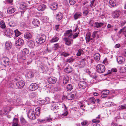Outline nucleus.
Listing matches in <instances>:
<instances>
[{
	"mask_svg": "<svg viewBox=\"0 0 126 126\" xmlns=\"http://www.w3.org/2000/svg\"><path fill=\"white\" fill-rule=\"evenodd\" d=\"M100 115H98L97 117L96 118V119H93L92 120V122L93 123L99 122L100 121V120L99 119L100 118Z\"/></svg>",
	"mask_w": 126,
	"mask_h": 126,
	"instance_id": "obj_38",
	"label": "nucleus"
},
{
	"mask_svg": "<svg viewBox=\"0 0 126 126\" xmlns=\"http://www.w3.org/2000/svg\"><path fill=\"white\" fill-rule=\"evenodd\" d=\"M11 110V108L8 107L0 110V115L2 116L7 115Z\"/></svg>",
	"mask_w": 126,
	"mask_h": 126,
	"instance_id": "obj_2",
	"label": "nucleus"
},
{
	"mask_svg": "<svg viewBox=\"0 0 126 126\" xmlns=\"http://www.w3.org/2000/svg\"><path fill=\"white\" fill-rule=\"evenodd\" d=\"M81 16V13L79 12H77L75 14L74 17L75 20H76L78 18L80 17Z\"/></svg>",
	"mask_w": 126,
	"mask_h": 126,
	"instance_id": "obj_30",
	"label": "nucleus"
},
{
	"mask_svg": "<svg viewBox=\"0 0 126 126\" xmlns=\"http://www.w3.org/2000/svg\"><path fill=\"white\" fill-rule=\"evenodd\" d=\"M104 23L101 22H95L94 23V27L97 28H99L103 26Z\"/></svg>",
	"mask_w": 126,
	"mask_h": 126,
	"instance_id": "obj_23",
	"label": "nucleus"
},
{
	"mask_svg": "<svg viewBox=\"0 0 126 126\" xmlns=\"http://www.w3.org/2000/svg\"><path fill=\"white\" fill-rule=\"evenodd\" d=\"M121 14L120 11L116 10L114 11L113 14V17L114 18H118L120 17V16Z\"/></svg>",
	"mask_w": 126,
	"mask_h": 126,
	"instance_id": "obj_8",
	"label": "nucleus"
},
{
	"mask_svg": "<svg viewBox=\"0 0 126 126\" xmlns=\"http://www.w3.org/2000/svg\"><path fill=\"white\" fill-rule=\"evenodd\" d=\"M52 120L51 118H46V120L48 121V122L50 121H51Z\"/></svg>",
	"mask_w": 126,
	"mask_h": 126,
	"instance_id": "obj_64",
	"label": "nucleus"
},
{
	"mask_svg": "<svg viewBox=\"0 0 126 126\" xmlns=\"http://www.w3.org/2000/svg\"><path fill=\"white\" fill-rule=\"evenodd\" d=\"M43 20L44 22H46L47 21V19L46 17H43Z\"/></svg>",
	"mask_w": 126,
	"mask_h": 126,
	"instance_id": "obj_63",
	"label": "nucleus"
},
{
	"mask_svg": "<svg viewBox=\"0 0 126 126\" xmlns=\"http://www.w3.org/2000/svg\"><path fill=\"white\" fill-rule=\"evenodd\" d=\"M38 87V85L35 83H32L29 86V88L31 91H34L36 90Z\"/></svg>",
	"mask_w": 126,
	"mask_h": 126,
	"instance_id": "obj_6",
	"label": "nucleus"
},
{
	"mask_svg": "<svg viewBox=\"0 0 126 126\" xmlns=\"http://www.w3.org/2000/svg\"><path fill=\"white\" fill-rule=\"evenodd\" d=\"M85 38L86 43L89 42L90 40H92V37H91V35H90L89 34L86 35Z\"/></svg>",
	"mask_w": 126,
	"mask_h": 126,
	"instance_id": "obj_34",
	"label": "nucleus"
},
{
	"mask_svg": "<svg viewBox=\"0 0 126 126\" xmlns=\"http://www.w3.org/2000/svg\"><path fill=\"white\" fill-rule=\"evenodd\" d=\"M41 69L43 71H46L48 70L47 67L45 65H43L41 67Z\"/></svg>",
	"mask_w": 126,
	"mask_h": 126,
	"instance_id": "obj_54",
	"label": "nucleus"
},
{
	"mask_svg": "<svg viewBox=\"0 0 126 126\" xmlns=\"http://www.w3.org/2000/svg\"><path fill=\"white\" fill-rule=\"evenodd\" d=\"M64 40L65 41V44L68 46L70 45L72 43L73 40L72 39L67 38H64Z\"/></svg>",
	"mask_w": 126,
	"mask_h": 126,
	"instance_id": "obj_17",
	"label": "nucleus"
},
{
	"mask_svg": "<svg viewBox=\"0 0 126 126\" xmlns=\"http://www.w3.org/2000/svg\"><path fill=\"white\" fill-rule=\"evenodd\" d=\"M80 103L81 104V105H80V107L81 108V109H82L83 110H84V107H85V106H84L83 104H82L81 102Z\"/></svg>",
	"mask_w": 126,
	"mask_h": 126,
	"instance_id": "obj_62",
	"label": "nucleus"
},
{
	"mask_svg": "<svg viewBox=\"0 0 126 126\" xmlns=\"http://www.w3.org/2000/svg\"><path fill=\"white\" fill-rule=\"evenodd\" d=\"M28 46L31 48H33L35 46L34 42L32 40H31L28 42Z\"/></svg>",
	"mask_w": 126,
	"mask_h": 126,
	"instance_id": "obj_20",
	"label": "nucleus"
},
{
	"mask_svg": "<svg viewBox=\"0 0 126 126\" xmlns=\"http://www.w3.org/2000/svg\"><path fill=\"white\" fill-rule=\"evenodd\" d=\"M126 28V27H124V28H123V29H121L120 30L119 32H118V33H119L120 34L121 33V32H125V29Z\"/></svg>",
	"mask_w": 126,
	"mask_h": 126,
	"instance_id": "obj_59",
	"label": "nucleus"
},
{
	"mask_svg": "<svg viewBox=\"0 0 126 126\" xmlns=\"http://www.w3.org/2000/svg\"><path fill=\"white\" fill-rule=\"evenodd\" d=\"M39 20L36 19H34L32 22V24L35 26H38L39 25Z\"/></svg>",
	"mask_w": 126,
	"mask_h": 126,
	"instance_id": "obj_25",
	"label": "nucleus"
},
{
	"mask_svg": "<svg viewBox=\"0 0 126 126\" xmlns=\"http://www.w3.org/2000/svg\"><path fill=\"white\" fill-rule=\"evenodd\" d=\"M14 31L15 36L16 37H18L21 34V33L17 29L14 30Z\"/></svg>",
	"mask_w": 126,
	"mask_h": 126,
	"instance_id": "obj_40",
	"label": "nucleus"
},
{
	"mask_svg": "<svg viewBox=\"0 0 126 126\" xmlns=\"http://www.w3.org/2000/svg\"><path fill=\"white\" fill-rule=\"evenodd\" d=\"M46 6L44 4H42L39 6L38 8V10L40 11H44L45 9Z\"/></svg>",
	"mask_w": 126,
	"mask_h": 126,
	"instance_id": "obj_27",
	"label": "nucleus"
},
{
	"mask_svg": "<svg viewBox=\"0 0 126 126\" xmlns=\"http://www.w3.org/2000/svg\"><path fill=\"white\" fill-rule=\"evenodd\" d=\"M72 71V68L71 66H70L66 67L64 69V70L65 72L68 73H71Z\"/></svg>",
	"mask_w": 126,
	"mask_h": 126,
	"instance_id": "obj_24",
	"label": "nucleus"
},
{
	"mask_svg": "<svg viewBox=\"0 0 126 126\" xmlns=\"http://www.w3.org/2000/svg\"><path fill=\"white\" fill-rule=\"evenodd\" d=\"M46 38V35L44 34L40 35L37 37L36 42L40 44L43 43L45 41Z\"/></svg>",
	"mask_w": 126,
	"mask_h": 126,
	"instance_id": "obj_1",
	"label": "nucleus"
},
{
	"mask_svg": "<svg viewBox=\"0 0 126 126\" xmlns=\"http://www.w3.org/2000/svg\"><path fill=\"white\" fill-rule=\"evenodd\" d=\"M74 60V59L72 57H70L67 59L66 61L67 62L70 63L71 62H73Z\"/></svg>",
	"mask_w": 126,
	"mask_h": 126,
	"instance_id": "obj_49",
	"label": "nucleus"
},
{
	"mask_svg": "<svg viewBox=\"0 0 126 126\" xmlns=\"http://www.w3.org/2000/svg\"><path fill=\"white\" fill-rule=\"evenodd\" d=\"M72 32V31L71 30H68L66 31L64 35L65 36H68L69 38H71L72 37V35H73Z\"/></svg>",
	"mask_w": 126,
	"mask_h": 126,
	"instance_id": "obj_19",
	"label": "nucleus"
},
{
	"mask_svg": "<svg viewBox=\"0 0 126 126\" xmlns=\"http://www.w3.org/2000/svg\"><path fill=\"white\" fill-rule=\"evenodd\" d=\"M0 27L2 29H4L6 27L4 21L3 20H1L0 22Z\"/></svg>",
	"mask_w": 126,
	"mask_h": 126,
	"instance_id": "obj_41",
	"label": "nucleus"
},
{
	"mask_svg": "<svg viewBox=\"0 0 126 126\" xmlns=\"http://www.w3.org/2000/svg\"><path fill=\"white\" fill-rule=\"evenodd\" d=\"M18 119L14 118L13 119V122L12 123L13 126H20L18 124Z\"/></svg>",
	"mask_w": 126,
	"mask_h": 126,
	"instance_id": "obj_21",
	"label": "nucleus"
},
{
	"mask_svg": "<svg viewBox=\"0 0 126 126\" xmlns=\"http://www.w3.org/2000/svg\"><path fill=\"white\" fill-rule=\"evenodd\" d=\"M110 93L109 91L108 90H105L102 92L101 97L103 98H104L107 96Z\"/></svg>",
	"mask_w": 126,
	"mask_h": 126,
	"instance_id": "obj_14",
	"label": "nucleus"
},
{
	"mask_svg": "<svg viewBox=\"0 0 126 126\" xmlns=\"http://www.w3.org/2000/svg\"><path fill=\"white\" fill-rule=\"evenodd\" d=\"M79 34V32H77L75 33H74L73 35H72V37L71 38H72L73 39H74L78 36V35Z\"/></svg>",
	"mask_w": 126,
	"mask_h": 126,
	"instance_id": "obj_47",
	"label": "nucleus"
},
{
	"mask_svg": "<svg viewBox=\"0 0 126 126\" xmlns=\"http://www.w3.org/2000/svg\"><path fill=\"white\" fill-rule=\"evenodd\" d=\"M12 47V44L10 42H7L5 44V49L7 50H9Z\"/></svg>",
	"mask_w": 126,
	"mask_h": 126,
	"instance_id": "obj_15",
	"label": "nucleus"
},
{
	"mask_svg": "<svg viewBox=\"0 0 126 126\" xmlns=\"http://www.w3.org/2000/svg\"><path fill=\"white\" fill-rule=\"evenodd\" d=\"M75 96V95L74 94H70L66 96V98L68 100H71L74 98Z\"/></svg>",
	"mask_w": 126,
	"mask_h": 126,
	"instance_id": "obj_29",
	"label": "nucleus"
},
{
	"mask_svg": "<svg viewBox=\"0 0 126 126\" xmlns=\"http://www.w3.org/2000/svg\"><path fill=\"white\" fill-rule=\"evenodd\" d=\"M16 10V9L14 7H10L8 8L7 12L9 14H11L14 13Z\"/></svg>",
	"mask_w": 126,
	"mask_h": 126,
	"instance_id": "obj_22",
	"label": "nucleus"
},
{
	"mask_svg": "<svg viewBox=\"0 0 126 126\" xmlns=\"http://www.w3.org/2000/svg\"><path fill=\"white\" fill-rule=\"evenodd\" d=\"M61 54L64 57H67L70 55V54L65 52H63Z\"/></svg>",
	"mask_w": 126,
	"mask_h": 126,
	"instance_id": "obj_52",
	"label": "nucleus"
},
{
	"mask_svg": "<svg viewBox=\"0 0 126 126\" xmlns=\"http://www.w3.org/2000/svg\"><path fill=\"white\" fill-rule=\"evenodd\" d=\"M87 85V83L85 81H81L79 82L78 85L79 88H85Z\"/></svg>",
	"mask_w": 126,
	"mask_h": 126,
	"instance_id": "obj_10",
	"label": "nucleus"
},
{
	"mask_svg": "<svg viewBox=\"0 0 126 126\" xmlns=\"http://www.w3.org/2000/svg\"><path fill=\"white\" fill-rule=\"evenodd\" d=\"M51 110L56 112L58 111V110L59 109V107L55 103L51 104Z\"/></svg>",
	"mask_w": 126,
	"mask_h": 126,
	"instance_id": "obj_7",
	"label": "nucleus"
},
{
	"mask_svg": "<svg viewBox=\"0 0 126 126\" xmlns=\"http://www.w3.org/2000/svg\"><path fill=\"white\" fill-rule=\"evenodd\" d=\"M110 4L112 6L114 7L116 5L115 0H110L109 2Z\"/></svg>",
	"mask_w": 126,
	"mask_h": 126,
	"instance_id": "obj_37",
	"label": "nucleus"
},
{
	"mask_svg": "<svg viewBox=\"0 0 126 126\" xmlns=\"http://www.w3.org/2000/svg\"><path fill=\"white\" fill-rule=\"evenodd\" d=\"M20 7L21 9L25 10L26 8V4L24 3L21 4L20 5Z\"/></svg>",
	"mask_w": 126,
	"mask_h": 126,
	"instance_id": "obj_48",
	"label": "nucleus"
},
{
	"mask_svg": "<svg viewBox=\"0 0 126 126\" xmlns=\"http://www.w3.org/2000/svg\"><path fill=\"white\" fill-rule=\"evenodd\" d=\"M117 61L118 63L121 64H123L125 61V59L123 57L120 56L118 57Z\"/></svg>",
	"mask_w": 126,
	"mask_h": 126,
	"instance_id": "obj_18",
	"label": "nucleus"
},
{
	"mask_svg": "<svg viewBox=\"0 0 126 126\" xmlns=\"http://www.w3.org/2000/svg\"><path fill=\"white\" fill-rule=\"evenodd\" d=\"M87 123L88 122L87 121H84L81 123V124L82 126H85L87 125Z\"/></svg>",
	"mask_w": 126,
	"mask_h": 126,
	"instance_id": "obj_55",
	"label": "nucleus"
},
{
	"mask_svg": "<svg viewBox=\"0 0 126 126\" xmlns=\"http://www.w3.org/2000/svg\"><path fill=\"white\" fill-rule=\"evenodd\" d=\"M24 37L25 38L27 39H31L32 38V36L31 33L27 32L25 33Z\"/></svg>",
	"mask_w": 126,
	"mask_h": 126,
	"instance_id": "obj_26",
	"label": "nucleus"
},
{
	"mask_svg": "<svg viewBox=\"0 0 126 126\" xmlns=\"http://www.w3.org/2000/svg\"><path fill=\"white\" fill-rule=\"evenodd\" d=\"M89 101L90 102L94 104L96 101L95 98L94 97H91L89 98Z\"/></svg>",
	"mask_w": 126,
	"mask_h": 126,
	"instance_id": "obj_44",
	"label": "nucleus"
},
{
	"mask_svg": "<svg viewBox=\"0 0 126 126\" xmlns=\"http://www.w3.org/2000/svg\"><path fill=\"white\" fill-rule=\"evenodd\" d=\"M9 26L11 27H15L16 26V25L15 23L13 21H11L10 22L9 24Z\"/></svg>",
	"mask_w": 126,
	"mask_h": 126,
	"instance_id": "obj_53",
	"label": "nucleus"
},
{
	"mask_svg": "<svg viewBox=\"0 0 126 126\" xmlns=\"http://www.w3.org/2000/svg\"><path fill=\"white\" fill-rule=\"evenodd\" d=\"M69 78L67 76H65L63 80V84H66L69 81Z\"/></svg>",
	"mask_w": 126,
	"mask_h": 126,
	"instance_id": "obj_36",
	"label": "nucleus"
},
{
	"mask_svg": "<svg viewBox=\"0 0 126 126\" xmlns=\"http://www.w3.org/2000/svg\"><path fill=\"white\" fill-rule=\"evenodd\" d=\"M126 109V104H124L120 106V107L119 108L120 110Z\"/></svg>",
	"mask_w": 126,
	"mask_h": 126,
	"instance_id": "obj_50",
	"label": "nucleus"
},
{
	"mask_svg": "<svg viewBox=\"0 0 126 126\" xmlns=\"http://www.w3.org/2000/svg\"><path fill=\"white\" fill-rule=\"evenodd\" d=\"M95 0H92L90 1L91 3L90 5V7H92L93 6L94 1H95Z\"/></svg>",
	"mask_w": 126,
	"mask_h": 126,
	"instance_id": "obj_61",
	"label": "nucleus"
},
{
	"mask_svg": "<svg viewBox=\"0 0 126 126\" xmlns=\"http://www.w3.org/2000/svg\"><path fill=\"white\" fill-rule=\"evenodd\" d=\"M117 70L116 68H112L111 69L110 72L111 73L113 72H117Z\"/></svg>",
	"mask_w": 126,
	"mask_h": 126,
	"instance_id": "obj_58",
	"label": "nucleus"
},
{
	"mask_svg": "<svg viewBox=\"0 0 126 126\" xmlns=\"http://www.w3.org/2000/svg\"><path fill=\"white\" fill-rule=\"evenodd\" d=\"M63 17V15L61 13H59L56 15V18L57 20L59 21L62 19Z\"/></svg>",
	"mask_w": 126,
	"mask_h": 126,
	"instance_id": "obj_28",
	"label": "nucleus"
},
{
	"mask_svg": "<svg viewBox=\"0 0 126 126\" xmlns=\"http://www.w3.org/2000/svg\"><path fill=\"white\" fill-rule=\"evenodd\" d=\"M29 52V51L28 49L27 48H25L23 49L22 53L24 55L28 54Z\"/></svg>",
	"mask_w": 126,
	"mask_h": 126,
	"instance_id": "obj_39",
	"label": "nucleus"
},
{
	"mask_svg": "<svg viewBox=\"0 0 126 126\" xmlns=\"http://www.w3.org/2000/svg\"><path fill=\"white\" fill-rule=\"evenodd\" d=\"M54 48L55 50H56L59 48V46L58 43L55 44L54 45Z\"/></svg>",
	"mask_w": 126,
	"mask_h": 126,
	"instance_id": "obj_56",
	"label": "nucleus"
},
{
	"mask_svg": "<svg viewBox=\"0 0 126 126\" xmlns=\"http://www.w3.org/2000/svg\"><path fill=\"white\" fill-rule=\"evenodd\" d=\"M48 81L50 84H52L56 82V79L54 77H50L48 79Z\"/></svg>",
	"mask_w": 126,
	"mask_h": 126,
	"instance_id": "obj_13",
	"label": "nucleus"
},
{
	"mask_svg": "<svg viewBox=\"0 0 126 126\" xmlns=\"http://www.w3.org/2000/svg\"><path fill=\"white\" fill-rule=\"evenodd\" d=\"M3 62L4 63L7 65H8L9 64V59L7 58H6L5 60L3 61Z\"/></svg>",
	"mask_w": 126,
	"mask_h": 126,
	"instance_id": "obj_45",
	"label": "nucleus"
},
{
	"mask_svg": "<svg viewBox=\"0 0 126 126\" xmlns=\"http://www.w3.org/2000/svg\"><path fill=\"white\" fill-rule=\"evenodd\" d=\"M73 89V87L71 84H68L67 86V90L68 91H70Z\"/></svg>",
	"mask_w": 126,
	"mask_h": 126,
	"instance_id": "obj_42",
	"label": "nucleus"
},
{
	"mask_svg": "<svg viewBox=\"0 0 126 126\" xmlns=\"http://www.w3.org/2000/svg\"><path fill=\"white\" fill-rule=\"evenodd\" d=\"M101 33L100 31H94L91 34V37L92 39L96 38V39H98L99 37V35Z\"/></svg>",
	"mask_w": 126,
	"mask_h": 126,
	"instance_id": "obj_5",
	"label": "nucleus"
},
{
	"mask_svg": "<svg viewBox=\"0 0 126 126\" xmlns=\"http://www.w3.org/2000/svg\"><path fill=\"white\" fill-rule=\"evenodd\" d=\"M59 39V38L56 36H55L50 40V42L51 43L55 42H57Z\"/></svg>",
	"mask_w": 126,
	"mask_h": 126,
	"instance_id": "obj_33",
	"label": "nucleus"
},
{
	"mask_svg": "<svg viewBox=\"0 0 126 126\" xmlns=\"http://www.w3.org/2000/svg\"><path fill=\"white\" fill-rule=\"evenodd\" d=\"M120 71L121 73H124L126 72V67H121L120 68Z\"/></svg>",
	"mask_w": 126,
	"mask_h": 126,
	"instance_id": "obj_46",
	"label": "nucleus"
},
{
	"mask_svg": "<svg viewBox=\"0 0 126 126\" xmlns=\"http://www.w3.org/2000/svg\"><path fill=\"white\" fill-rule=\"evenodd\" d=\"M58 7V5L56 3H54L50 7L53 10H55Z\"/></svg>",
	"mask_w": 126,
	"mask_h": 126,
	"instance_id": "obj_32",
	"label": "nucleus"
},
{
	"mask_svg": "<svg viewBox=\"0 0 126 126\" xmlns=\"http://www.w3.org/2000/svg\"><path fill=\"white\" fill-rule=\"evenodd\" d=\"M83 53V51L81 49H79V50L76 55L78 56H80L81 54Z\"/></svg>",
	"mask_w": 126,
	"mask_h": 126,
	"instance_id": "obj_43",
	"label": "nucleus"
},
{
	"mask_svg": "<svg viewBox=\"0 0 126 126\" xmlns=\"http://www.w3.org/2000/svg\"><path fill=\"white\" fill-rule=\"evenodd\" d=\"M96 69L97 72L99 73H102L105 70V66L101 64H98L96 66Z\"/></svg>",
	"mask_w": 126,
	"mask_h": 126,
	"instance_id": "obj_3",
	"label": "nucleus"
},
{
	"mask_svg": "<svg viewBox=\"0 0 126 126\" xmlns=\"http://www.w3.org/2000/svg\"><path fill=\"white\" fill-rule=\"evenodd\" d=\"M13 33V30L11 29H7L5 32V34L8 37H11Z\"/></svg>",
	"mask_w": 126,
	"mask_h": 126,
	"instance_id": "obj_9",
	"label": "nucleus"
},
{
	"mask_svg": "<svg viewBox=\"0 0 126 126\" xmlns=\"http://www.w3.org/2000/svg\"><path fill=\"white\" fill-rule=\"evenodd\" d=\"M37 96L36 94L34 93L33 92L30 94V96L32 98H34Z\"/></svg>",
	"mask_w": 126,
	"mask_h": 126,
	"instance_id": "obj_51",
	"label": "nucleus"
},
{
	"mask_svg": "<svg viewBox=\"0 0 126 126\" xmlns=\"http://www.w3.org/2000/svg\"><path fill=\"white\" fill-rule=\"evenodd\" d=\"M89 12L87 10H85L83 12V13L85 16H86L88 14Z\"/></svg>",
	"mask_w": 126,
	"mask_h": 126,
	"instance_id": "obj_60",
	"label": "nucleus"
},
{
	"mask_svg": "<svg viewBox=\"0 0 126 126\" xmlns=\"http://www.w3.org/2000/svg\"><path fill=\"white\" fill-rule=\"evenodd\" d=\"M16 85L19 88H22L25 85L24 82L23 80H20L18 81L16 83Z\"/></svg>",
	"mask_w": 126,
	"mask_h": 126,
	"instance_id": "obj_11",
	"label": "nucleus"
},
{
	"mask_svg": "<svg viewBox=\"0 0 126 126\" xmlns=\"http://www.w3.org/2000/svg\"><path fill=\"white\" fill-rule=\"evenodd\" d=\"M27 76L29 78H31L33 77L34 74L32 72L30 71L27 73Z\"/></svg>",
	"mask_w": 126,
	"mask_h": 126,
	"instance_id": "obj_35",
	"label": "nucleus"
},
{
	"mask_svg": "<svg viewBox=\"0 0 126 126\" xmlns=\"http://www.w3.org/2000/svg\"><path fill=\"white\" fill-rule=\"evenodd\" d=\"M28 118L31 120H34L35 119V116L33 111L32 110H29L28 113Z\"/></svg>",
	"mask_w": 126,
	"mask_h": 126,
	"instance_id": "obj_4",
	"label": "nucleus"
},
{
	"mask_svg": "<svg viewBox=\"0 0 126 126\" xmlns=\"http://www.w3.org/2000/svg\"><path fill=\"white\" fill-rule=\"evenodd\" d=\"M69 2L71 5H73L75 2V1L74 0H69Z\"/></svg>",
	"mask_w": 126,
	"mask_h": 126,
	"instance_id": "obj_57",
	"label": "nucleus"
},
{
	"mask_svg": "<svg viewBox=\"0 0 126 126\" xmlns=\"http://www.w3.org/2000/svg\"><path fill=\"white\" fill-rule=\"evenodd\" d=\"M63 107L64 108V110L63 111V112H61L60 114L63 115L64 116H65L67 115L68 114L67 108L66 107V105L64 104L63 106Z\"/></svg>",
	"mask_w": 126,
	"mask_h": 126,
	"instance_id": "obj_16",
	"label": "nucleus"
},
{
	"mask_svg": "<svg viewBox=\"0 0 126 126\" xmlns=\"http://www.w3.org/2000/svg\"><path fill=\"white\" fill-rule=\"evenodd\" d=\"M94 57L96 61H98L100 60V55L98 53H96L94 55Z\"/></svg>",
	"mask_w": 126,
	"mask_h": 126,
	"instance_id": "obj_31",
	"label": "nucleus"
},
{
	"mask_svg": "<svg viewBox=\"0 0 126 126\" xmlns=\"http://www.w3.org/2000/svg\"><path fill=\"white\" fill-rule=\"evenodd\" d=\"M15 43L16 46H20L24 44V42L21 38H19L16 41Z\"/></svg>",
	"mask_w": 126,
	"mask_h": 126,
	"instance_id": "obj_12",
	"label": "nucleus"
}]
</instances>
